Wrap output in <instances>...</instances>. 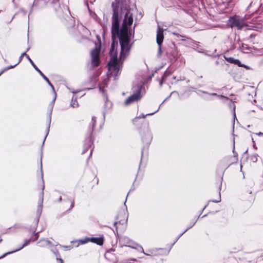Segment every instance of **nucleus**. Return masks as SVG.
Listing matches in <instances>:
<instances>
[{
    "label": "nucleus",
    "instance_id": "5701e85b",
    "mask_svg": "<svg viewBox=\"0 0 263 263\" xmlns=\"http://www.w3.org/2000/svg\"><path fill=\"white\" fill-rule=\"evenodd\" d=\"M59 260L60 261L61 263H64V262H63V259H62L60 258V259H59Z\"/></svg>",
    "mask_w": 263,
    "mask_h": 263
},
{
    "label": "nucleus",
    "instance_id": "bb28decb",
    "mask_svg": "<svg viewBox=\"0 0 263 263\" xmlns=\"http://www.w3.org/2000/svg\"><path fill=\"white\" fill-rule=\"evenodd\" d=\"M49 126H48V129H47V132H48H48H49Z\"/></svg>",
    "mask_w": 263,
    "mask_h": 263
},
{
    "label": "nucleus",
    "instance_id": "b1692460",
    "mask_svg": "<svg viewBox=\"0 0 263 263\" xmlns=\"http://www.w3.org/2000/svg\"><path fill=\"white\" fill-rule=\"evenodd\" d=\"M25 55L26 56L27 55V54H26V52H24L22 54V57H23V55Z\"/></svg>",
    "mask_w": 263,
    "mask_h": 263
},
{
    "label": "nucleus",
    "instance_id": "20e7f679",
    "mask_svg": "<svg viewBox=\"0 0 263 263\" xmlns=\"http://www.w3.org/2000/svg\"><path fill=\"white\" fill-rule=\"evenodd\" d=\"M100 49L96 47L91 52V63L93 67L98 66L100 64Z\"/></svg>",
    "mask_w": 263,
    "mask_h": 263
},
{
    "label": "nucleus",
    "instance_id": "9d476101",
    "mask_svg": "<svg viewBox=\"0 0 263 263\" xmlns=\"http://www.w3.org/2000/svg\"><path fill=\"white\" fill-rule=\"evenodd\" d=\"M38 243L41 247H45L51 244V242L46 239H41Z\"/></svg>",
    "mask_w": 263,
    "mask_h": 263
},
{
    "label": "nucleus",
    "instance_id": "412c9836",
    "mask_svg": "<svg viewBox=\"0 0 263 263\" xmlns=\"http://www.w3.org/2000/svg\"><path fill=\"white\" fill-rule=\"evenodd\" d=\"M258 134V135H259V136H263V133H262L259 132Z\"/></svg>",
    "mask_w": 263,
    "mask_h": 263
},
{
    "label": "nucleus",
    "instance_id": "0eeeda50",
    "mask_svg": "<svg viewBox=\"0 0 263 263\" xmlns=\"http://www.w3.org/2000/svg\"><path fill=\"white\" fill-rule=\"evenodd\" d=\"M225 59L227 62H228L230 63L235 64L239 67L248 68L247 66H246L245 65L242 64L239 60L235 59L233 58H231V57L225 58Z\"/></svg>",
    "mask_w": 263,
    "mask_h": 263
},
{
    "label": "nucleus",
    "instance_id": "f8f14e48",
    "mask_svg": "<svg viewBox=\"0 0 263 263\" xmlns=\"http://www.w3.org/2000/svg\"><path fill=\"white\" fill-rule=\"evenodd\" d=\"M44 0H34L33 6H43L45 5Z\"/></svg>",
    "mask_w": 263,
    "mask_h": 263
},
{
    "label": "nucleus",
    "instance_id": "4468645a",
    "mask_svg": "<svg viewBox=\"0 0 263 263\" xmlns=\"http://www.w3.org/2000/svg\"><path fill=\"white\" fill-rule=\"evenodd\" d=\"M70 105L71 107L74 108L78 106V103L76 99L73 100V99L71 100Z\"/></svg>",
    "mask_w": 263,
    "mask_h": 263
},
{
    "label": "nucleus",
    "instance_id": "cd10ccee",
    "mask_svg": "<svg viewBox=\"0 0 263 263\" xmlns=\"http://www.w3.org/2000/svg\"><path fill=\"white\" fill-rule=\"evenodd\" d=\"M2 241V239L1 238V237H0V242H1Z\"/></svg>",
    "mask_w": 263,
    "mask_h": 263
},
{
    "label": "nucleus",
    "instance_id": "dca6fc26",
    "mask_svg": "<svg viewBox=\"0 0 263 263\" xmlns=\"http://www.w3.org/2000/svg\"><path fill=\"white\" fill-rule=\"evenodd\" d=\"M38 233H39L37 232V233L34 234V235L33 236L34 238L32 239V241H36L37 239V238L39 237Z\"/></svg>",
    "mask_w": 263,
    "mask_h": 263
},
{
    "label": "nucleus",
    "instance_id": "9b49d317",
    "mask_svg": "<svg viewBox=\"0 0 263 263\" xmlns=\"http://www.w3.org/2000/svg\"><path fill=\"white\" fill-rule=\"evenodd\" d=\"M240 48L243 53H249L251 50V48L247 44L243 43L241 44Z\"/></svg>",
    "mask_w": 263,
    "mask_h": 263
},
{
    "label": "nucleus",
    "instance_id": "f03ea898",
    "mask_svg": "<svg viewBox=\"0 0 263 263\" xmlns=\"http://www.w3.org/2000/svg\"><path fill=\"white\" fill-rule=\"evenodd\" d=\"M141 85H138L135 89V93L130 96L125 101V104L128 105L134 102L140 100L142 98L141 95Z\"/></svg>",
    "mask_w": 263,
    "mask_h": 263
},
{
    "label": "nucleus",
    "instance_id": "a211bd4d",
    "mask_svg": "<svg viewBox=\"0 0 263 263\" xmlns=\"http://www.w3.org/2000/svg\"><path fill=\"white\" fill-rule=\"evenodd\" d=\"M252 159L253 161H257V157L256 155H253L252 156Z\"/></svg>",
    "mask_w": 263,
    "mask_h": 263
},
{
    "label": "nucleus",
    "instance_id": "4be33fe9",
    "mask_svg": "<svg viewBox=\"0 0 263 263\" xmlns=\"http://www.w3.org/2000/svg\"><path fill=\"white\" fill-rule=\"evenodd\" d=\"M158 110V109H157V110L156 111H155L154 112H153V113H151V114H148L147 115H153L155 112H157Z\"/></svg>",
    "mask_w": 263,
    "mask_h": 263
},
{
    "label": "nucleus",
    "instance_id": "39448f33",
    "mask_svg": "<svg viewBox=\"0 0 263 263\" xmlns=\"http://www.w3.org/2000/svg\"><path fill=\"white\" fill-rule=\"evenodd\" d=\"M164 39V35H163V30L158 27V29L157 31V43L158 45H159V51L160 53L161 52V44L163 42Z\"/></svg>",
    "mask_w": 263,
    "mask_h": 263
},
{
    "label": "nucleus",
    "instance_id": "6e6552de",
    "mask_svg": "<svg viewBox=\"0 0 263 263\" xmlns=\"http://www.w3.org/2000/svg\"><path fill=\"white\" fill-rule=\"evenodd\" d=\"M31 239L26 240L25 243L20 248H18V249H16V250H15L14 251H11V252H7V253H5V254H4L1 257H0V258H2L3 257H4V256H6L8 254H10L11 253H14L15 252H17V251H19V250H21L24 247L27 246L29 243V242L31 241Z\"/></svg>",
    "mask_w": 263,
    "mask_h": 263
},
{
    "label": "nucleus",
    "instance_id": "6ab92c4d",
    "mask_svg": "<svg viewBox=\"0 0 263 263\" xmlns=\"http://www.w3.org/2000/svg\"><path fill=\"white\" fill-rule=\"evenodd\" d=\"M17 64H16L15 65H13V66H10L7 68H6L5 69H11V68H14Z\"/></svg>",
    "mask_w": 263,
    "mask_h": 263
},
{
    "label": "nucleus",
    "instance_id": "f257e3e1",
    "mask_svg": "<svg viewBox=\"0 0 263 263\" xmlns=\"http://www.w3.org/2000/svg\"><path fill=\"white\" fill-rule=\"evenodd\" d=\"M113 11L111 17V38L112 42L109 51L110 60L108 63V76L115 79L120 74L122 63L129 54L131 49L128 27L133 23V16L130 11L126 12L122 27L119 29L122 8L118 2L111 4Z\"/></svg>",
    "mask_w": 263,
    "mask_h": 263
},
{
    "label": "nucleus",
    "instance_id": "f3484780",
    "mask_svg": "<svg viewBox=\"0 0 263 263\" xmlns=\"http://www.w3.org/2000/svg\"><path fill=\"white\" fill-rule=\"evenodd\" d=\"M74 205V199H72L71 202V209L73 208Z\"/></svg>",
    "mask_w": 263,
    "mask_h": 263
},
{
    "label": "nucleus",
    "instance_id": "7ed1b4c3",
    "mask_svg": "<svg viewBox=\"0 0 263 263\" xmlns=\"http://www.w3.org/2000/svg\"><path fill=\"white\" fill-rule=\"evenodd\" d=\"M230 25L231 27H236L240 30L245 26V22L243 20L238 16L231 17L229 20Z\"/></svg>",
    "mask_w": 263,
    "mask_h": 263
},
{
    "label": "nucleus",
    "instance_id": "c756f323",
    "mask_svg": "<svg viewBox=\"0 0 263 263\" xmlns=\"http://www.w3.org/2000/svg\"><path fill=\"white\" fill-rule=\"evenodd\" d=\"M174 34L176 35H177V33H174Z\"/></svg>",
    "mask_w": 263,
    "mask_h": 263
},
{
    "label": "nucleus",
    "instance_id": "a878e982",
    "mask_svg": "<svg viewBox=\"0 0 263 263\" xmlns=\"http://www.w3.org/2000/svg\"><path fill=\"white\" fill-rule=\"evenodd\" d=\"M117 224V222H115L114 223V226H116Z\"/></svg>",
    "mask_w": 263,
    "mask_h": 263
},
{
    "label": "nucleus",
    "instance_id": "ddd939ff",
    "mask_svg": "<svg viewBox=\"0 0 263 263\" xmlns=\"http://www.w3.org/2000/svg\"><path fill=\"white\" fill-rule=\"evenodd\" d=\"M96 118L95 117H93L92 118V119H91V126L92 127H89V133H90V134H91L93 130V128H95V126H96Z\"/></svg>",
    "mask_w": 263,
    "mask_h": 263
},
{
    "label": "nucleus",
    "instance_id": "423d86ee",
    "mask_svg": "<svg viewBox=\"0 0 263 263\" xmlns=\"http://www.w3.org/2000/svg\"><path fill=\"white\" fill-rule=\"evenodd\" d=\"M26 58L28 60V61L30 62L31 65L34 68V69L40 74V75L43 77V78L47 82V83L51 86L53 90H54V87L53 85L50 83L49 79L46 77L44 74L37 68V67L34 64L32 60L29 58V57L27 55Z\"/></svg>",
    "mask_w": 263,
    "mask_h": 263
},
{
    "label": "nucleus",
    "instance_id": "c85d7f7f",
    "mask_svg": "<svg viewBox=\"0 0 263 263\" xmlns=\"http://www.w3.org/2000/svg\"><path fill=\"white\" fill-rule=\"evenodd\" d=\"M160 85L161 86V85H162V82H161L160 83Z\"/></svg>",
    "mask_w": 263,
    "mask_h": 263
},
{
    "label": "nucleus",
    "instance_id": "aec40b11",
    "mask_svg": "<svg viewBox=\"0 0 263 263\" xmlns=\"http://www.w3.org/2000/svg\"><path fill=\"white\" fill-rule=\"evenodd\" d=\"M220 201V194H219V199L218 200H213V202H218Z\"/></svg>",
    "mask_w": 263,
    "mask_h": 263
},
{
    "label": "nucleus",
    "instance_id": "1a4fd4ad",
    "mask_svg": "<svg viewBox=\"0 0 263 263\" xmlns=\"http://www.w3.org/2000/svg\"><path fill=\"white\" fill-rule=\"evenodd\" d=\"M91 241L97 243L98 245L101 246L103 244L104 242V238L103 237H92L91 238Z\"/></svg>",
    "mask_w": 263,
    "mask_h": 263
},
{
    "label": "nucleus",
    "instance_id": "7c9ffc66",
    "mask_svg": "<svg viewBox=\"0 0 263 263\" xmlns=\"http://www.w3.org/2000/svg\"><path fill=\"white\" fill-rule=\"evenodd\" d=\"M4 257H5V256H4ZM1 258H2V257Z\"/></svg>",
    "mask_w": 263,
    "mask_h": 263
},
{
    "label": "nucleus",
    "instance_id": "2eb2a0df",
    "mask_svg": "<svg viewBox=\"0 0 263 263\" xmlns=\"http://www.w3.org/2000/svg\"><path fill=\"white\" fill-rule=\"evenodd\" d=\"M111 102H109L107 98H106V101L105 103V107H106L107 106H108V107H110L111 106Z\"/></svg>",
    "mask_w": 263,
    "mask_h": 263
},
{
    "label": "nucleus",
    "instance_id": "393cba45",
    "mask_svg": "<svg viewBox=\"0 0 263 263\" xmlns=\"http://www.w3.org/2000/svg\"><path fill=\"white\" fill-rule=\"evenodd\" d=\"M212 95H213V96H217V94L215 93H212Z\"/></svg>",
    "mask_w": 263,
    "mask_h": 263
}]
</instances>
